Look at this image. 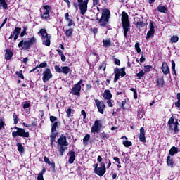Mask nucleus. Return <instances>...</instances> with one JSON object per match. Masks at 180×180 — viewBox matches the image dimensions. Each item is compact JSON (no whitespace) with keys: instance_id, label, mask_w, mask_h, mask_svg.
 I'll use <instances>...</instances> for the list:
<instances>
[{"instance_id":"f257e3e1","label":"nucleus","mask_w":180,"mask_h":180,"mask_svg":"<svg viewBox=\"0 0 180 180\" xmlns=\"http://www.w3.org/2000/svg\"><path fill=\"white\" fill-rule=\"evenodd\" d=\"M122 25L124 30V37H127V32L130 30V21L129 20V15L124 11L122 13Z\"/></svg>"},{"instance_id":"f03ea898","label":"nucleus","mask_w":180,"mask_h":180,"mask_svg":"<svg viewBox=\"0 0 180 180\" xmlns=\"http://www.w3.org/2000/svg\"><path fill=\"white\" fill-rule=\"evenodd\" d=\"M93 167L94 168V174L98 176L102 177L106 173V164L105 162L100 163V167L98 163L93 165Z\"/></svg>"},{"instance_id":"7ed1b4c3","label":"nucleus","mask_w":180,"mask_h":180,"mask_svg":"<svg viewBox=\"0 0 180 180\" xmlns=\"http://www.w3.org/2000/svg\"><path fill=\"white\" fill-rule=\"evenodd\" d=\"M14 129L17 130L16 131H13L12 132V136L13 139H16L18 136L20 137H22L23 139H29L30 137V134L29 131L26 132V130L23 128H19L18 127H14Z\"/></svg>"},{"instance_id":"20e7f679","label":"nucleus","mask_w":180,"mask_h":180,"mask_svg":"<svg viewBox=\"0 0 180 180\" xmlns=\"http://www.w3.org/2000/svg\"><path fill=\"white\" fill-rule=\"evenodd\" d=\"M39 34L41 35L42 44H44V46H50V39H51V37L49 35L46 29H41Z\"/></svg>"},{"instance_id":"39448f33","label":"nucleus","mask_w":180,"mask_h":180,"mask_svg":"<svg viewBox=\"0 0 180 180\" xmlns=\"http://www.w3.org/2000/svg\"><path fill=\"white\" fill-rule=\"evenodd\" d=\"M36 43V39L34 37L31 38L28 41H23L22 40L19 44H18V47H22L23 50H27V49H30L31 46H33Z\"/></svg>"},{"instance_id":"423d86ee","label":"nucleus","mask_w":180,"mask_h":180,"mask_svg":"<svg viewBox=\"0 0 180 180\" xmlns=\"http://www.w3.org/2000/svg\"><path fill=\"white\" fill-rule=\"evenodd\" d=\"M167 123L169 124V130H174V134L179 133V129H178L179 122H178V121L175 122L174 117H172Z\"/></svg>"},{"instance_id":"0eeeda50","label":"nucleus","mask_w":180,"mask_h":180,"mask_svg":"<svg viewBox=\"0 0 180 180\" xmlns=\"http://www.w3.org/2000/svg\"><path fill=\"white\" fill-rule=\"evenodd\" d=\"M103 129V125L102 124V120H96L94 121V124L91 126V133H101V130Z\"/></svg>"},{"instance_id":"6e6552de","label":"nucleus","mask_w":180,"mask_h":180,"mask_svg":"<svg viewBox=\"0 0 180 180\" xmlns=\"http://www.w3.org/2000/svg\"><path fill=\"white\" fill-rule=\"evenodd\" d=\"M110 16V11L108 9L103 11L102 16L100 19L101 26H106L108 22H109V18Z\"/></svg>"},{"instance_id":"1a4fd4ad","label":"nucleus","mask_w":180,"mask_h":180,"mask_svg":"<svg viewBox=\"0 0 180 180\" xmlns=\"http://www.w3.org/2000/svg\"><path fill=\"white\" fill-rule=\"evenodd\" d=\"M78 6L80 9L81 15H84L88 11L89 0H77Z\"/></svg>"},{"instance_id":"9d476101","label":"nucleus","mask_w":180,"mask_h":180,"mask_svg":"<svg viewBox=\"0 0 180 180\" xmlns=\"http://www.w3.org/2000/svg\"><path fill=\"white\" fill-rule=\"evenodd\" d=\"M50 11H51V8L49 6H44L43 9H41V18L42 19H49L50 18Z\"/></svg>"},{"instance_id":"9b49d317","label":"nucleus","mask_w":180,"mask_h":180,"mask_svg":"<svg viewBox=\"0 0 180 180\" xmlns=\"http://www.w3.org/2000/svg\"><path fill=\"white\" fill-rule=\"evenodd\" d=\"M81 84H82V79L74 85L71 90V94L76 95V96H79L81 92Z\"/></svg>"},{"instance_id":"f8f14e48","label":"nucleus","mask_w":180,"mask_h":180,"mask_svg":"<svg viewBox=\"0 0 180 180\" xmlns=\"http://www.w3.org/2000/svg\"><path fill=\"white\" fill-rule=\"evenodd\" d=\"M43 77L42 79L44 83L49 81L51 78H53V74L49 68L46 69L42 73Z\"/></svg>"},{"instance_id":"ddd939ff","label":"nucleus","mask_w":180,"mask_h":180,"mask_svg":"<svg viewBox=\"0 0 180 180\" xmlns=\"http://www.w3.org/2000/svg\"><path fill=\"white\" fill-rule=\"evenodd\" d=\"M60 146H70V143L67 141V136L64 134H62L58 139V147H60Z\"/></svg>"},{"instance_id":"4468645a","label":"nucleus","mask_w":180,"mask_h":180,"mask_svg":"<svg viewBox=\"0 0 180 180\" xmlns=\"http://www.w3.org/2000/svg\"><path fill=\"white\" fill-rule=\"evenodd\" d=\"M95 103L96 105L97 109L98 110V112H100V113H103V110L105 108V103H103V101L96 99Z\"/></svg>"},{"instance_id":"2eb2a0df","label":"nucleus","mask_w":180,"mask_h":180,"mask_svg":"<svg viewBox=\"0 0 180 180\" xmlns=\"http://www.w3.org/2000/svg\"><path fill=\"white\" fill-rule=\"evenodd\" d=\"M20 30H22V28L15 27V29L14 30L13 33L11 34L9 39H13V37H14L15 41L18 40V37L19 34H20Z\"/></svg>"},{"instance_id":"dca6fc26","label":"nucleus","mask_w":180,"mask_h":180,"mask_svg":"<svg viewBox=\"0 0 180 180\" xmlns=\"http://www.w3.org/2000/svg\"><path fill=\"white\" fill-rule=\"evenodd\" d=\"M150 30L147 33L146 39H148L152 36H154V33L155 32V30H154V22H150L149 24Z\"/></svg>"},{"instance_id":"f3484780","label":"nucleus","mask_w":180,"mask_h":180,"mask_svg":"<svg viewBox=\"0 0 180 180\" xmlns=\"http://www.w3.org/2000/svg\"><path fill=\"white\" fill-rule=\"evenodd\" d=\"M68 155L69 157V164H74V161H75V151H74V150L69 151L68 153Z\"/></svg>"},{"instance_id":"a211bd4d","label":"nucleus","mask_w":180,"mask_h":180,"mask_svg":"<svg viewBox=\"0 0 180 180\" xmlns=\"http://www.w3.org/2000/svg\"><path fill=\"white\" fill-rule=\"evenodd\" d=\"M139 141L141 143H146V131L144 130V127H141L140 133H139Z\"/></svg>"},{"instance_id":"6ab92c4d","label":"nucleus","mask_w":180,"mask_h":180,"mask_svg":"<svg viewBox=\"0 0 180 180\" xmlns=\"http://www.w3.org/2000/svg\"><path fill=\"white\" fill-rule=\"evenodd\" d=\"M51 135L54 136V134H56V136H58V132H57V127H58V122H53V124H51Z\"/></svg>"},{"instance_id":"aec40b11","label":"nucleus","mask_w":180,"mask_h":180,"mask_svg":"<svg viewBox=\"0 0 180 180\" xmlns=\"http://www.w3.org/2000/svg\"><path fill=\"white\" fill-rule=\"evenodd\" d=\"M166 162L169 168H174V165H175V161H174V158L171 157L170 155H168L167 157Z\"/></svg>"},{"instance_id":"412c9836","label":"nucleus","mask_w":180,"mask_h":180,"mask_svg":"<svg viewBox=\"0 0 180 180\" xmlns=\"http://www.w3.org/2000/svg\"><path fill=\"white\" fill-rule=\"evenodd\" d=\"M100 138L101 139V143L106 141V140H109L110 139V135L105 131H103L100 134Z\"/></svg>"},{"instance_id":"4be33fe9","label":"nucleus","mask_w":180,"mask_h":180,"mask_svg":"<svg viewBox=\"0 0 180 180\" xmlns=\"http://www.w3.org/2000/svg\"><path fill=\"white\" fill-rule=\"evenodd\" d=\"M162 71L165 75L169 74V68L168 67V63L165 62L162 63Z\"/></svg>"},{"instance_id":"5701e85b","label":"nucleus","mask_w":180,"mask_h":180,"mask_svg":"<svg viewBox=\"0 0 180 180\" xmlns=\"http://www.w3.org/2000/svg\"><path fill=\"white\" fill-rule=\"evenodd\" d=\"M58 148L59 150V154L60 157H63V155H64V153H65V150H68V147L65 146H58Z\"/></svg>"},{"instance_id":"b1692460","label":"nucleus","mask_w":180,"mask_h":180,"mask_svg":"<svg viewBox=\"0 0 180 180\" xmlns=\"http://www.w3.org/2000/svg\"><path fill=\"white\" fill-rule=\"evenodd\" d=\"M178 153H179L178 148H176L175 146H172L171 148V149L169 150V154L172 157H174V154H178Z\"/></svg>"},{"instance_id":"393cba45","label":"nucleus","mask_w":180,"mask_h":180,"mask_svg":"<svg viewBox=\"0 0 180 180\" xmlns=\"http://www.w3.org/2000/svg\"><path fill=\"white\" fill-rule=\"evenodd\" d=\"M157 9L158 12H160L161 13H167V12H168V8L164 6H159Z\"/></svg>"},{"instance_id":"a878e982","label":"nucleus","mask_w":180,"mask_h":180,"mask_svg":"<svg viewBox=\"0 0 180 180\" xmlns=\"http://www.w3.org/2000/svg\"><path fill=\"white\" fill-rule=\"evenodd\" d=\"M103 97L104 98V99H110L112 98V94L110 93V91L105 90L104 91Z\"/></svg>"},{"instance_id":"bb28decb","label":"nucleus","mask_w":180,"mask_h":180,"mask_svg":"<svg viewBox=\"0 0 180 180\" xmlns=\"http://www.w3.org/2000/svg\"><path fill=\"white\" fill-rule=\"evenodd\" d=\"M157 85L159 88L164 86V77H160L157 79Z\"/></svg>"},{"instance_id":"cd10ccee","label":"nucleus","mask_w":180,"mask_h":180,"mask_svg":"<svg viewBox=\"0 0 180 180\" xmlns=\"http://www.w3.org/2000/svg\"><path fill=\"white\" fill-rule=\"evenodd\" d=\"M90 139H91V135H89L88 134H86L85 136L83 138V144L84 146H88V144H89L88 142L89 141Z\"/></svg>"},{"instance_id":"c85d7f7f","label":"nucleus","mask_w":180,"mask_h":180,"mask_svg":"<svg viewBox=\"0 0 180 180\" xmlns=\"http://www.w3.org/2000/svg\"><path fill=\"white\" fill-rule=\"evenodd\" d=\"M17 147H18V151L20 153V154H23V153H25V147L23 146V145H22V143H17Z\"/></svg>"},{"instance_id":"c756f323","label":"nucleus","mask_w":180,"mask_h":180,"mask_svg":"<svg viewBox=\"0 0 180 180\" xmlns=\"http://www.w3.org/2000/svg\"><path fill=\"white\" fill-rule=\"evenodd\" d=\"M12 56H13V53H12V51H11V50L8 49L6 51V53H5L6 60H9L10 58H12Z\"/></svg>"},{"instance_id":"7c9ffc66","label":"nucleus","mask_w":180,"mask_h":180,"mask_svg":"<svg viewBox=\"0 0 180 180\" xmlns=\"http://www.w3.org/2000/svg\"><path fill=\"white\" fill-rule=\"evenodd\" d=\"M103 47H105V49H107L108 47H110V46H112V43L109 39L103 40Z\"/></svg>"},{"instance_id":"2f4dec72","label":"nucleus","mask_w":180,"mask_h":180,"mask_svg":"<svg viewBox=\"0 0 180 180\" xmlns=\"http://www.w3.org/2000/svg\"><path fill=\"white\" fill-rule=\"evenodd\" d=\"M118 72H119V69L118 68L115 69V79H114L115 82H117L120 77V75Z\"/></svg>"},{"instance_id":"473e14b6","label":"nucleus","mask_w":180,"mask_h":180,"mask_svg":"<svg viewBox=\"0 0 180 180\" xmlns=\"http://www.w3.org/2000/svg\"><path fill=\"white\" fill-rule=\"evenodd\" d=\"M122 144L123 146H124V147H127V148L131 147V146H133V143L129 141H123Z\"/></svg>"},{"instance_id":"72a5a7b5","label":"nucleus","mask_w":180,"mask_h":180,"mask_svg":"<svg viewBox=\"0 0 180 180\" xmlns=\"http://www.w3.org/2000/svg\"><path fill=\"white\" fill-rule=\"evenodd\" d=\"M0 6H2L4 9H8V4H6V0H0Z\"/></svg>"},{"instance_id":"f704fd0d","label":"nucleus","mask_w":180,"mask_h":180,"mask_svg":"<svg viewBox=\"0 0 180 180\" xmlns=\"http://www.w3.org/2000/svg\"><path fill=\"white\" fill-rule=\"evenodd\" d=\"M61 72H63V74H68V72H70V68H68V66L61 67Z\"/></svg>"},{"instance_id":"c9c22d12","label":"nucleus","mask_w":180,"mask_h":180,"mask_svg":"<svg viewBox=\"0 0 180 180\" xmlns=\"http://www.w3.org/2000/svg\"><path fill=\"white\" fill-rule=\"evenodd\" d=\"M178 40H179V37L176 35H173L170 39L172 43H178Z\"/></svg>"},{"instance_id":"e433bc0d","label":"nucleus","mask_w":180,"mask_h":180,"mask_svg":"<svg viewBox=\"0 0 180 180\" xmlns=\"http://www.w3.org/2000/svg\"><path fill=\"white\" fill-rule=\"evenodd\" d=\"M72 32H74V30H72V28L67 30L65 32V35L67 36V37H71V36H72Z\"/></svg>"},{"instance_id":"4c0bfd02","label":"nucleus","mask_w":180,"mask_h":180,"mask_svg":"<svg viewBox=\"0 0 180 180\" xmlns=\"http://www.w3.org/2000/svg\"><path fill=\"white\" fill-rule=\"evenodd\" d=\"M125 68H121V70L118 69V72L117 73L121 75V77H124V75H126V71H124Z\"/></svg>"},{"instance_id":"58836bf2","label":"nucleus","mask_w":180,"mask_h":180,"mask_svg":"<svg viewBox=\"0 0 180 180\" xmlns=\"http://www.w3.org/2000/svg\"><path fill=\"white\" fill-rule=\"evenodd\" d=\"M136 26L139 29H141V27H144V26H146V23L143 21H139L136 22Z\"/></svg>"},{"instance_id":"ea45409f","label":"nucleus","mask_w":180,"mask_h":180,"mask_svg":"<svg viewBox=\"0 0 180 180\" xmlns=\"http://www.w3.org/2000/svg\"><path fill=\"white\" fill-rule=\"evenodd\" d=\"M104 161H105V164H108L107 167H105V168H107V169H108V168H110V167L112 166V162H110V160H109L108 158H105Z\"/></svg>"},{"instance_id":"a19ab883","label":"nucleus","mask_w":180,"mask_h":180,"mask_svg":"<svg viewBox=\"0 0 180 180\" xmlns=\"http://www.w3.org/2000/svg\"><path fill=\"white\" fill-rule=\"evenodd\" d=\"M56 137H57L56 134L50 135L51 146H53V143H54V141H56Z\"/></svg>"},{"instance_id":"79ce46f5","label":"nucleus","mask_w":180,"mask_h":180,"mask_svg":"<svg viewBox=\"0 0 180 180\" xmlns=\"http://www.w3.org/2000/svg\"><path fill=\"white\" fill-rule=\"evenodd\" d=\"M15 74L16 75H18L19 78H22V79H25V76H23V73L22 72V70L17 71Z\"/></svg>"},{"instance_id":"37998d69","label":"nucleus","mask_w":180,"mask_h":180,"mask_svg":"<svg viewBox=\"0 0 180 180\" xmlns=\"http://www.w3.org/2000/svg\"><path fill=\"white\" fill-rule=\"evenodd\" d=\"M135 49L137 53H141V49H140V44L139 42H136L135 44Z\"/></svg>"},{"instance_id":"c03bdc74","label":"nucleus","mask_w":180,"mask_h":180,"mask_svg":"<svg viewBox=\"0 0 180 180\" xmlns=\"http://www.w3.org/2000/svg\"><path fill=\"white\" fill-rule=\"evenodd\" d=\"M13 120H14V124H18V122H19V120L18 118V115H15V114H13Z\"/></svg>"},{"instance_id":"a18cd8bd","label":"nucleus","mask_w":180,"mask_h":180,"mask_svg":"<svg viewBox=\"0 0 180 180\" xmlns=\"http://www.w3.org/2000/svg\"><path fill=\"white\" fill-rule=\"evenodd\" d=\"M172 70L173 72L176 75V71L175 70V61L172 60Z\"/></svg>"},{"instance_id":"49530a36","label":"nucleus","mask_w":180,"mask_h":180,"mask_svg":"<svg viewBox=\"0 0 180 180\" xmlns=\"http://www.w3.org/2000/svg\"><path fill=\"white\" fill-rule=\"evenodd\" d=\"M49 165L51 167L53 172H56V163L53 162H51Z\"/></svg>"},{"instance_id":"de8ad7c7","label":"nucleus","mask_w":180,"mask_h":180,"mask_svg":"<svg viewBox=\"0 0 180 180\" xmlns=\"http://www.w3.org/2000/svg\"><path fill=\"white\" fill-rule=\"evenodd\" d=\"M136 76L139 77V79H140V78L144 77V71L141 70V72L137 73Z\"/></svg>"},{"instance_id":"09e8293b","label":"nucleus","mask_w":180,"mask_h":180,"mask_svg":"<svg viewBox=\"0 0 180 180\" xmlns=\"http://www.w3.org/2000/svg\"><path fill=\"white\" fill-rule=\"evenodd\" d=\"M50 122H51V123H54V122H57V118L56 116H50Z\"/></svg>"},{"instance_id":"8fccbe9b","label":"nucleus","mask_w":180,"mask_h":180,"mask_svg":"<svg viewBox=\"0 0 180 180\" xmlns=\"http://www.w3.org/2000/svg\"><path fill=\"white\" fill-rule=\"evenodd\" d=\"M44 162H46V164H48V165H49L51 162L50 161V159H49V158H47V156L44 157Z\"/></svg>"},{"instance_id":"3c124183","label":"nucleus","mask_w":180,"mask_h":180,"mask_svg":"<svg viewBox=\"0 0 180 180\" xmlns=\"http://www.w3.org/2000/svg\"><path fill=\"white\" fill-rule=\"evenodd\" d=\"M107 105L109 106V108H112V106H113L112 100H110V98L107 99Z\"/></svg>"},{"instance_id":"603ef678","label":"nucleus","mask_w":180,"mask_h":180,"mask_svg":"<svg viewBox=\"0 0 180 180\" xmlns=\"http://www.w3.org/2000/svg\"><path fill=\"white\" fill-rule=\"evenodd\" d=\"M68 22H69L68 25V27H71V26H74V25H75V23H74V21L72 20H68Z\"/></svg>"},{"instance_id":"864d4df0","label":"nucleus","mask_w":180,"mask_h":180,"mask_svg":"<svg viewBox=\"0 0 180 180\" xmlns=\"http://www.w3.org/2000/svg\"><path fill=\"white\" fill-rule=\"evenodd\" d=\"M47 67V63L43 62L39 65L40 68H46Z\"/></svg>"},{"instance_id":"5fc2aeb1","label":"nucleus","mask_w":180,"mask_h":180,"mask_svg":"<svg viewBox=\"0 0 180 180\" xmlns=\"http://www.w3.org/2000/svg\"><path fill=\"white\" fill-rule=\"evenodd\" d=\"M145 70L146 72L150 71L151 70H153V66L146 65V66H145Z\"/></svg>"},{"instance_id":"6e6d98bb","label":"nucleus","mask_w":180,"mask_h":180,"mask_svg":"<svg viewBox=\"0 0 180 180\" xmlns=\"http://www.w3.org/2000/svg\"><path fill=\"white\" fill-rule=\"evenodd\" d=\"M23 29H24V30L20 33L21 37H23V36H25V34H26V30H27L26 27H24Z\"/></svg>"},{"instance_id":"4d7b16f0","label":"nucleus","mask_w":180,"mask_h":180,"mask_svg":"<svg viewBox=\"0 0 180 180\" xmlns=\"http://www.w3.org/2000/svg\"><path fill=\"white\" fill-rule=\"evenodd\" d=\"M113 160H114V161H115V162H117V164H121V162H120V159L119 158H117V157H114V158H113Z\"/></svg>"},{"instance_id":"13d9d810","label":"nucleus","mask_w":180,"mask_h":180,"mask_svg":"<svg viewBox=\"0 0 180 180\" xmlns=\"http://www.w3.org/2000/svg\"><path fill=\"white\" fill-rule=\"evenodd\" d=\"M4 121L2 120V119L0 118V130H2V129H4Z\"/></svg>"},{"instance_id":"bf43d9fd","label":"nucleus","mask_w":180,"mask_h":180,"mask_svg":"<svg viewBox=\"0 0 180 180\" xmlns=\"http://www.w3.org/2000/svg\"><path fill=\"white\" fill-rule=\"evenodd\" d=\"M55 70L56 72H61L62 68H59L58 65L55 66Z\"/></svg>"},{"instance_id":"052dcab7","label":"nucleus","mask_w":180,"mask_h":180,"mask_svg":"<svg viewBox=\"0 0 180 180\" xmlns=\"http://www.w3.org/2000/svg\"><path fill=\"white\" fill-rule=\"evenodd\" d=\"M6 22H8V18L4 19L3 23L0 26V29H2V27H4V26H5V23H6Z\"/></svg>"},{"instance_id":"680f3d73","label":"nucleus","mask_w":180,"mask_h":180,"mask_svg":"<svg viewBox=\"0 0 180 180\" xmlns=\"http://www.w3.org/2000/svg\"><path fill=\"white\" fill-rule=\"evenodd\" d=\"M6 22H8V18L4 19L3 23L0 26V29H2V27H4V26H5V23H6Z\"/></svg>"},{"instance_id":"e2e57ef3","label":"nucleus","mask_w":180,"mask_h":180,"mask_svg":"<svg viewBox=\"0 0 180 180\" xmlns=\"http://www.w3.org/2000/svg\"><path fill=\"white\" fill-rule=\"evenodd\" d=\"M30 106V104L29 103H25L23 105L24 109H27Z\"/></svg>"},{"instance_id":"0e129e2a","label":"nucleus","mask_w":180,"mask_h":180,"mask_svg":"<svg viewBox=\"0 0 180 180\" xmlns=\"http://www.w3.org/2000/svg\"><path fill=\"white\" fill-rule=\"evenodd\" d=\"M37 180H44V177H43V174H38Z\"/></svg>"},{"instance_id":"69168bd1","label":"nucleus","mask_w":180,"mask_h":180,"mask_svg":"<svg viewBox=\"0 0 180 180\" xmlns=\"http://www.w3.org/2000/svg\"><path fill=\"white\" fill-rule=\"evenodd\" d=\"M102 160H103V159L102 158V156L98 155V158H97V161H98V162H101V164Z\"/></svg>"},{"instance_id":"338daca9","label":"nucleus","mask_w":180,"mask_h":180,"mask_svg":"<svg viewBox=\"0 0 180 180\" xmlns=\"http://www.w3.org/2000/svg\"><path fill=\"white\" fill-rule=\"evenodd\" d=\"M61 56V60L63 62L65 61L66 58L65 56H64V54L60 55Z\"/></svg>"},{"instance_id":"774afa93","label":"nucleus","mask_w":180,"mask_h":180,"mask_svg":"<svg viewBox=\"0 0 180 180\" xmlns=\"http://www.w3.org/2000/svg\"><path fill=\"white\" fill-rule=\"evenodd\" d=\"M175 105H176V108H180V101H178L177 102H176Z\"/></svg>"}]
</instances>
